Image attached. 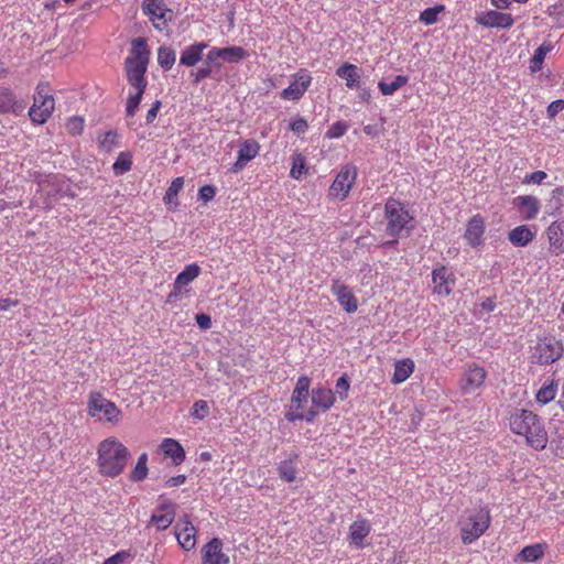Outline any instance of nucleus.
Instances as JSON below:
<instances>
[{"instance_id": "obj_10", "label": "nucleus", "mask_w": 564, "mask_h": 564, "mask_svg": "<svg viewBox=\"0 0 564 564\" xmlns=\"http://www.w3.org/2000/svg\"><path fill=\"white\" fill-rule=\"evenodd\" d=\"M142 12L160 31L165 30L173 18V11L166 7L164 0H143Z\"/></svg>"}, {"instance_id": "obj_52", "label": "nucleus", "mask_w": 564, "mask_h": 564, "mask_svg": "<svg viewBox=\"0 0 564 564\" xmlns=\"http://www.w3.org/2000/svg\"><path fill=\"white\" fill-rule=\"evenodd\" d=\"M221 55L219 52V47H212L207 55H206V62L205 64L207 66H214L216 68H219L221 66Z\"/></svg>"}, {"instance_id": "obj_17", "label": "nucleus", "mask_w": 564, "mask_h": 564, "mask_svg": "<svg viewBox=\"0 0 564 564\" xmlns=\"http://www.w3.org/2000/svg\"><path fill=\"white\" fill-rule=\"evenodd\" d=\"M223 541L213 538L202 547V564H228L229 556L223 551Z\"/></svg>"}, {"instance_id": "obj_23", "label": "nucleus", "mask_w": 564, "mask_h": 564, "mask_svg": "<svg viewBox=\"0 0 564 564\" xmlns=\"http://www.w3.org/2000/svg\"><path fill=\"white\" fill-rule=\"evenodd\" d=\"M312 400V409L313 411L326 412L328 411L336 402V397L333 390L318 387L314 388L311 393Z\"/></svg>"}, {"instance_id": "obj_41", "label": "nucleus", "mask_w": 564, "mask_h": 564, "mask_svg": "<svg viewBox=\"0 0 564 564\" xmlns=\"http://www.w3.org/2000/svg\"><path fill=\"white\" fill-rule=\"evenodd\" d=\"M175 52L169 46H161L158 50V63L159 65L165 69L169 70L172 68V66L175 63Z\"/></svg>"}, {"instance_id": "obj_33", "label": "nucleus", "mask_w": 564, "mask_h": 564, "mask_svg": "<svg viewBox=\"0 0 564 564\" xmlns=\"http://www.w3.org/2000/svg\"><path fill=\"white\" fill-rule=\"evenodd\" d=\"M547 549L546 543H535L524 546L518 554V560L521 562H538L540 561Z\"/></svg>"}, {"instance_id": "obj_44", "label": "nucleus", "mask_w": 564, "mask_h": 564, "mask_svg": "<svg viewBox=\"0 0 564 564\" xmlns=\"http://www.w3.org/2000/svg\"><path fill=\"white\" fill-rule=\"evenodd\" d=\"M549 206L553 214L561 213L564 207V186H558L552 191Z\"/></svg>"}, {"instance_id": "obj_8", "label": "nucleus", "mask_w": 564, "mask_h": 564, "mask_svg": "<svg viewBox=\"0 0 564 564\" xmlns=\"http://www.w3.org/2000/svg\"><path fill=\"white\" fill-rule=\"evenodd\" d=\"M564 352V346L561 339L555 336L546 335L538 338L535 345L531 348V362L540 366H547L557 361Z\"/></svg>"}, {"instance_id": "obj_63", "label": "nucleus", "mask_w": 564, "mask_h": 564, "mask_svg": "<svg viewBox=\"0 0 564 564\" xmlns=\"http://www.w3.org/2000/svg\"><path fill=\"white\" fill-rule=\"evenodd\" d=\"M491 4L497 9H506L510 4V0H491Z\"/></svg>"}, {"instance_id": "obj_28", "label": "nucleus", "mask_w": 564, "mask_h": 564, "mask_svg": "<svg viewBox=\"0 0 564 564\" xmlns=\"http://www.w3.org/2000/svg\"><path fill=\"white\" fill-rule=\"evenodd\" d=\"M535 230L527 225H520L508 232V239L514 247H527L535 238Z\"/></svg>"}, {"instance_id": "obj_9", "label": "nucleus", "mask_w": 564, "mask_h": 564, "mask_svg": "<svg viewBox=\"0 0 564 564\" xmlns=\"http://www.w3.org/2000/svg\"><path fill=\"white\" fill-rule=\"evenodd\" d=\"M358 176L357 167L347 163L341 165L327 191L329 202H344L352 189Z\"/></svg>"}, {"instance_id": "obj_40", "label": "nucleus", "mask_w": 564, "mask_h": 564, "mask_svg": "<svg viewBox=\"0 0 564 564\" xmlns=\"http://www.w3.org/2000/svg\"><path fill=\"white\" fill-rule=\"evenodd\" d=\"M148 469V454L142 453L137 460V464L130 473V479L133 481H142L147 478Z\"/></svg>"}, {"instance_id": "obj_50", "label": "nucleus", "mask_w": 564, "mask_h": 564, "mask_svg": "<svg viewBox=\"0 0 564 564\" xmlns=\"http://www.w3.org/2000/svg\"><path fill=\"white\" fill-rule=\"evenodd\" d=\"M336 392L335 394H338L339 399L343 401L348 398V392L350 389V383L346 375L341 376L336 381Z\"/></svg>"}, {"instance_id": "obj_38", "label": "nucleus", "mask_w": 564, "mask_h": 564, "mask_svg": "<svg viewBox=\"0 0 564 564\" xmlns=\"http://www.w3.org/2000/svg\"><path fill=\"white\" fill-rule=\"evenodd\" d=\"M553 50V45L551 43H542L535 51L530 62V68L533 73L540 70L542 68V64L544 58L549 52Z\"/></svg>"}, {"instance_id": "obj_27", "label": "nucleus", "mask_w": 564, "mask_h": 564, "mask_svg": "<svg viewBox=\"0 0 564 564\" xmlns=\"http://www.w3.org/2000/svg\"><path fill=\"white\" fill-rule=\"evenodd\" d=\"M24 109V105L17 100V96L13 90L6 86H0V115L9 112H21Z\"/></svg>"}, {"instance_id": "obj_36", "label": "nucleus", "mask_w": 564, "mask_h": 564, "mask_svg": "<svg viewBox=\"0 0 564 564\" xmlns=\"http://www.w3.org/2000/svg\"><path fill=\"white\" fill-rule=\"evenodd\" d=\"M221 61L226 63H239L249 56L248 52L241 46L219 47Z\"/></svg>"}, {"instance_id": "obj_59", "label": "nucleus", "mask_w": 564, "mask_h": 564, "mask_svg": "<svg viewBox=\"0 0 564 564\" xmlns=\"http://www.w3.org/2000/svg\"><path fill=\"white\" fill-rule=\"evenodd\" d=\"M129 556V553L126 551H120L108 557L102 564H120L123 562L126 557Z\"/></svg>"}, {"instance_id": "obj_39", "label": "nucleus", "mask_w": 564, "mask_h": 564, "mask_svg": "<svg viewBox=\"0 0 564 564\" xmlns=\"http://www.w3.org/2000/svg\"><path fill=\"white\" fill-rule=\"evenodd\" d=\"M557 393V384L554 380L544 383L536 392L535 399L541 404H547L551 402Z\"/></svg>"}, {"instance_id": "obj_46", "label": "nucleus", "mask_w": 564, "mask_h": 564, "mask_svg": "<svg viewBox=\"0 0 564 564\" xmlns=\"http://www.w3.org/2000/svg\"><path fill=\"white\" fill-rule=\"evenodd\" d=\"M117 141L118 133L115 131H107L99 138L98 143L102 151L110 152L117 145Z\"/></svg>"}, {"instance_id": "obj_24", "label": "nucleus", "mask_w": 564, "mask_h": 564, "mask_svg": "<svg viewBox=\"0 0 564 564\" xmlns=\"http://www.w3.org/2000/svg\"><path fill=\"white\" fill-rule=\"evenodd\" d=\"M310 387L311 379L307 376H301L297 379L291 395L292 408H294L296 411H302L305 409L310 397Z\"/></svg>"}, {"instance_id": "obj_37", "label": "nucleus", "mask_w": 564, "mask_h": 564, "mask_svg": "<svg viewBox=\"0 0 564 564\" xmlns=\"http://www.w3.org/2000/svg\"><path fill=\"white\" fill-rule=\"evenodd\" d=\"M409 82V77L404 75H398L391 83H386L383 80L378 83V88L380 93L384 96H391L401 87L405 86Z\"/></svg>"}, {"instance_id": "obj_11", "label": "nucleus", "mask_w": 564, "mask_h": 564, "mask_svg": "<svg viewBox=\"0 0 564 564\" xmlns=\"http://www.w3.org/2000/svg\"><path fill=\"white\" fill-rule=\"evenodd\" d=\"M175 516V503L163 496H160L158 506L153 510L148 525L154 527L156 531H164L173 523Z\"/></svg>"}, {"instance_id": "obj_4", "label": "nucleus", "mask_w": 564, "mask_h": 564, "mask_svg": "<svg viewBox=\"0 0 564 564\" xmlns=\"http://www.w3.org/2000/svg\"><path fill=\"white\" fill-rule=\"evenodd\" d=\"M86 411L96 422L111 426H117L123 416L119 406L99 391L89 392Z\"/></svg>"}, {"instance_id": "obj_43", "label": "nucleus", "mask_w": 564, "mask_h": 564, "mask_svg": "<svg viewBox=\"0 0 564 564\" xmlns=\"http://www.w3.org/2000/svg\"><path fill=\"white\" fill-rule=\"evenodd\" d=\"M445 10L443 4H436L432 8H427L420 14V21L425 25H431L437 22L438 14Z\"/></svg>"}, {"instance_id": "obj_15", "label": "nucleus", "mask_w": 564, "mask_h": 564, "mask_svg": "<svg viewBox=\"0 0 564 564\" xmlns=\"http://www.w3.org/2000/svg\"><path fill=\"white\" fill-rule=\"evenodd\" d=\"M292 78L293 80L290 83V85L280 94V97L283 100H300L312 83V76L307 70H300L294 74Z\"/></svg>"}, {"instance_id": "obj_57", "label": "nucleus", "mask_w": 564, "mask_h": 564, "mask_svg": "<svg viewBox=\"0 0 564 564\" xmlns=\"http://www.w3.org/2000/svg\"><path fill=\"white\" fill-rule=\"evenodd\" d=\"M213 74V67L212 66H207L205 64L204 67H200L199 69H197V72L194 74V82L196 84L200 83L202 80L210 77Z\"/></svg>"}, {"instance_id": "obj_16", "label": "nucleus", "mask_w": 564, "mask_h": 564, "mask_svg": "<svg viewBox=\"0 0 564 564\" xmlns=\"http://www.w3.org/2000/svg\"><path fill=\"white\" fill-rule=\"evenodd\" d=\"M260 148V143L254 139L243 140L239 144L237 160L232 164L231 171L234 173L241 172L250 161H252L259 155Z\"/></svg>"}, {"instance_id": "obj_55", "label": "nucleus", "mask_w": 564, "mask_h": 564, "mask_svg": "<svg viewBox=\"0 0 564 564\" xmlns=\"http://www.w3.org/2000/svg\"><path fill=\"white\" fill-rule=\"evenodd\" d=\"M216 196V188L213 185H204L198 189V198L204 203H208Z\"/></svg>"}, {"instance_id": "obj_18", "label": "nucleus", "mask_w": 564, "mask_h": 564, "mask_svg": "<svg viewBox=\"0 0 564 564\" xmlns=\"http://www.w3.org/2000/svg\"><path fill=\"white\" fill-rule=\"evenodd\" d=\"M330 291L336 296L339 305L347 313H355L358 310V300L349 288L339 280H333Z\"/></svg>"}, {"instance_id": "obj_31", "label": "nucleus", "mask_w": 564, "mask_h": 564, "mask_svg": "<svg viewBox=\"0 0 564 564\" xmlns=\"http://www.w3.org/2000/svg\"><path fill=\"white\" fill-rule=\"evenodd\" d=\"M336 75L346 80L347 88H358L360 85L359 68L354 64L344 63L337 68Z\"/></svg>"}, {"instance_id": "obj_49", "label": "nucleus", "mask_w": 564, "mask_h": 564, "mask_svg": "<svg viewBox=\"0 0 564 564\" xmlns=\"http://www.w3.org/2000/svg\"><path fill=\"white\" fill-rule=\"evenodd\" d=\"M209 414V406L205 400L196 401L191 410V415L195 419L203 420Z\"/></svg>"}, {"instance_id": "obj_21", "label": "nucleus", "mask_w": 564, "mask_h": 564, "mask_svg": "<svg viewBox=\"0 0 564 564\" xmlns=\"http://www.w3.org/2000/svg\"><path fill=\"white\" fill-rule=\"evenodd\" d=\"M478 24L486 28L509 29L513 25L514 19L509 13L490 10L476 18Z\"/></svg>"}, {"instance_id": "obj_54", "label": "nucleus", "mask_w": 564, "mask_h": 564, "mask_svg": "<svg viewBox=\"0 0 564 564\" xmlns=\"http://www.w3.org/2000/svg\"><path fill=\"white\" fill-rule=\"evenodd\" d=\"M308 129V123L303 117H299L290 123V130L297 135L305 133Z\"/></svg>"}, {"instance_id": "obj_30", "label": "nucleus", "mask_w": 564, "mask_h": 564, "mask_svg": "<svg viewBox=\"0 0 564 564\" xmlns=\"http://www.w3.org/2000/svg\"><path fill=\"white\" fill-rule=\"evenodd\" d=\"M415 364L411 358H404L395 361L391 378L393 384H400L406 381L414 372Z\"/></svg>"}, {"instance_id": "obj_56", "label": "nucleus", "mask_w": 564, "mask_h": 564, "mask_svg": "<svg viewBox=\"0 0 564 564\" xmlns=\"http://www.w3.org/2000/svg\"><path fill=\"white\" fill-rule=\"evenodd\" d=\"M564 110V100L557 99L552 101L547 107V116L550 119L555 118L561 111Z\"/></svg>"}, {"instance_id": "obj_14", "label": "nucleus", "mask_w": 564, "mask_h": 564, "mask_svg": "<svg viewBox=\"0 0 564 564\" xmlns=\"http://www.w3.org/2000/svg\"><path fill=\"white\" fill-rule=\"evenodd\" d=\"M456 284L454 272L446 265L440 264L432 271L433 293L441 296H448Z\"/></svg>"}, {"instance_id": "obj_7", "label": "nucleus", "mask_w": 564, "mask_h": 564, "mask_svg": "<svg viewBox=\"0 0 564 564\" xmlns=\"http://www.w3.org/2000/svg\"><path fill=\"white\" fill-rule=\"evenodd\" d=\"M55 109V99L52 94V87L47 82H40L33 96V105L29 110L32 122L36 124L45 123Z\"/></svg>"}, {"instance_id": "obj_32", "label": "nucleus", "mask_w": 564, "mask_h": 564, "mask_svg": "<svg viewBox=\"0 0 564 564\" xmlns=\"http://www.w3.org/2000/svg\"><path fill=\"white\" fill-rule=\"evenodd\" d=\"M297 459L299 455L293 454L289 458L281 460L278 465L279 477L285 482H293L297 476Z\"/></svg>"}, {"instance_id": "obj_45", "label": "nucleus", "mask_w": 564, "mask_h": 564, "mask_svg": "<svg viewBox=\"0 0 564 564\" xmlns=\"http://www.w3.org/2000/svg\"><path fill=\"white\" fill-rule=\"evenodd\" d=\"M183 186H184L183 177L174 178L164 195V198H163L164 203L171 204L174 199H176L178 196V193L182 191Z\"/></svg>"}, {"instance_id": "obj_2", "label": "nucleus", "mask_w": 564, "mask_h": 564, "mask_svg": "<svg viewBox=\"0 0 564 564\" xmlns=\"http://www.w3.org/2000/svg\"><path fill=\"white\" fill-rule=\"evenodd\" d=\"M512 433L523 436L528 445L542 451L547 444V433L542 419L534 412L525 409L514 410L509 417Z\"/></svg>"}, {"instance_id": "obj_62", "label": "nucleus", "mask_w": 564, "mask_h": 564, "mask_svg": "<svg viewBox=\"0 0 564 564\" xmlns=\"http://www.w3.org/2000/svg\"><path fill=\"white\" fill-rule=\"evenodd\" d=\"M18 305H19V301L18 300L1 299L0 300V312L1 311H7L10 307H14V306H18Z\"/></svg>"}, {"instance_id": "obj_20", "label": "nucleus", "mask_w": 564, "mask_h": 564, "mask_svg": "<svg viewBox=\"0 0 564 564\" xmlns=\"http://www.w3.org/2000/svg\"><path fill=\"white\" fill-rule=\"evenodd\" d=\"M549 242V251L558 256L564 253V223L562 220L552 221L545 229Z\"/></svg>"}, {"instance_id": "obj_47", "label": "nucleus", "mask_w": 564, "mask_h": 564, "mask_svg": "<svg viewBox=\"0 0 564 564\" xmlns=\"http://www.w3.org/2000/svg\"><path fill=\"white\" fill-rule=\"evenodd\" d=\"M85 120L82 117H70L66 122V131L72 135H80L84 131Z\"/></svg>"}, {"instance_id": "obj_12", "label": "nucleus", "mask_w": 564, "mask_h": 564, "mask_svg": "<svg viewBox=\"0 0 564 564\" xmlns=\"http://www.w3.org/2000/svg\"><path fill=\"white\" fill-rule=\"evenodd\" d=\"M487 378V371L476 362H469L465 366L464 372L459 379L458 386L463 394H470L484 386Z\"/></svg>"}, {"instance_id": "obj_3", "label": "nucleus", "mask_w": 564, "mask_h": 564, "mask_svg": "<svg viewBox=\"0 0 564 564\" xmlns=\"http://www.w3.org/2000/svg\"><path fill=\"white\" fill-rule=\"evenodd\" d=\"M129 449L116 437L101 441L97 448L98 470L102 476L115 478L126 468Z\"/></svg>"}, {"instance_id": "obj_34", "label": "nucleus", "mask_w": 564, "mask_h": 564, "mask_svg": "<svg viewBox=\"0 0 564 564\" xmlns=\"http://www.w3.org/2000/svg\"><path fill=\"white\" fill-rule=\"evenodd\" d=\"M200 274V267L197 263L188 264L180 272L174 281V289L181 290L191 284Z\"/></svg>"}, {"instance_id": "obj_42", "label": "nucleus", "mask_w": 564, "mask_h": 564, "mask_svg": "<svg viewBox=\"0 0 564 564\" xmlns=\"http://www.w3.org/2000/svg\"><path fill=\"white\" fill-rule=\"evenodd\" d=\"M132 167V156L129 152H121L112 165L116 175H122Z\"/></svg>"}, {"instance_id": "obj_1", "label": "nucleus", "mask_w": 564, "mask_h": 564, "mask_svg": "<svg viewBox=\"0 0 564 564\" xmlns=\"http://www.w3.org/2000/svg\"><path fill=\"white\" fill-rule=\"evenodd\" d=\"M149 57L150 51L147 41L142 37L133 40L130 54L124 61L127 80L134 89V93H130L127 99L126 113L128 117H133L137 113L145 91Z\"/></svg>"}, {"instance_id": "obj_60", "label": "nucleus", "mask_w": 564, "mask_h": 564, "mask_svg": "<svg viewBox=\"0 0 564 564\" xmlns=\"http://www.w3.org/2000/svg\"><path fill=\"white\" fill-rule=\"evenodd\" d=\"M196 323L202 329H208L212 326V318L207 314H197L196 315Z\"/></svg>"}, {"instance_id": "obj_26", "label": "nucleus", "mask_w": 564, "mask_h": 564, "mask_svg": "<svg viewBox=\"0 0 564 564\" xmlns=\"http://www.w3.org/2000/svg\"><path fill=\"white\" fill-rule=\"evenodd\" d=\"M159 449L165 457L171 458L173 465L175 466L181 465L185 460V451L181 443L174 438H163L159 446Z\"/></svg>"}, {"instance_id": "obj_6", "label": "nucleus", "mask_w": 564, "mask_h": 564, "mask_svg": "<svg viewBox=\"0 0 564 564\" xmlns=\"http://www.w3.org/2000/svg\"><path fill=\"white\" fill-rule=\"evenodd\" d=\"M491 523L490 511L486 507H479L469 511L462 522L460 538L464 544H471L488 530Z\"/></svg>"}, {"instance_id": "obj_29", "label": "nucleus", "mask_w": 564, "mask_h": 564, "mask_svg": "<svg viewBox=\"0 0 564 564\" xmlns=\"http://www.w3.org/2000/svg\"><path fill=\"white\" fill-rule=\"evenodd\" d=\"M207 47L208 45L205 42L187 46L181 53L180 64L188 67L195 66L202 59L203 52Z\"/></svg>"}, {"instance_id": "obj_25", "label": "nucleus", "mask_w": 564, "mask_h": 564, "mask_svg": "<svg viewBox=\"0 0 564 564\" xmlns=\"http://www.w3.org/2000/svg\"><path fill=\"white\" fill-rule=\"evenodd\" d=\"M485 234V220L479 214L474 215L467 223L466 231L464 234L465 240L471 247H478L482 243V236Z\"/></svg>"}, {"instance_id": "obj_61", "label": "nucleus", "mask_w": 564, "mask_h": 564, "mask_svg": "<svg viewBox=\"0 0 564 564\" xmlns=\"http://www.w3.org/2000/svg\"><path fill=\"white\" fill-rule=\"evenodd\" d=\"M185 481H186V476L185 475H177V476L170 477L165 481V486L170 487V488L178 487V486L185 484Z\"/></svg>"}, {"instance_id": "obj_19", "label": "nucleus", "mask_w": 564, "mask_h": 564, "mask_svg": "<svg viewBox=\"0 0 564 564\" xmlns=\"http://www.w3.org/2000/svg\"><path fill=\"white\" fill-rule=\"evenodd\" d=\"M513 206L523 220L535 219L541 209L540 200L533 195H519L513 199Z\"/></svg>"}, {"instance_id": "obj_48", "label": "nucleus", "mask_w": 564, "mask_h": 564, "mask_svg": "<svg viewBox=\"0 0 564 564\" xmlns=\"http://www.w3.org/2000/svg\"><path fill=\"white\" fill-rule=\"evenodd\" d=\"M348 130V124L345 121H336L334 122L326 132V138L328 139H338L343 137Z\"/></svg>"}, {"instance_id": "obj_35", "label": "nucleus", "mask_w": 564, "mask_h": 564, "mask_svg": "<svg viewBox=\"0 0 564 564\" xmlns=\"http://www.w3.org/2000/svg\"><path fill=\"white\" fill-rule=\"evenodd\" d=\"M291 161L290 176L296 181H301L308 173L306 156L301 152H294L291 155Z\"/></svg>"}, {"instance_id": "obj_58", "label": "nucleus", "mask_w": 564, "mask_h": 564, "mask_svg": "<svg viewBox=\"0 0 564 564\" xmlns=\"http://www.w3.org/2000/svg\"><path fill=\"white\" fill-rule=\"evenodd\" d=\"M161 108V101L156 100L154 104H152L151 108L149 109L147 116H145V122L147 124H151L160 111Z\"/></svg>"}, {"instance_id": "obj_51", "label": "nucleus", "mask_w": 564, "mask_h": 564, "mask_svg": "<svg viewBox=\"0 0 564 564\" xmlns=\"http://www.w3.org/2000/svg\"><path fill=\"white\" fill-rule=\"evenodd\" d=\"M317 415V411L308 410L306 414L303 412L289 411L285 414V419L289 422H294L297 420H306L307 422H312Z\"/></svg>"}, {"instance_id": "obj_13", "label": "nucleus", "mask_w": 564, "mask_h": 564, "mask_svg": "<svg viewBox=\"0 0 564 564\" xmlns=\"http://www.w3.org/2000/svg\"><path fill=\"white\" fill-rule=\"evenodd\" d=\"M174 535L182 550L189 552L197 544V529L187 514L181 517L174 525Z\"/></svg>"}, {"instance_id": "obj_53", "label": "nucleus", "mask_w": 564, "mask_h": 564, "mask_svg": "<svg viewBox=\"0 0 564 564\" xmlns=\"http://www.w3.org/2000/svg\"><path fill=\"white\" fill-rule=\"evenodd\" d=\"M547 177V174L544 171H535L532 173L527 174L523 180L522 184L529 185V184H542L543 181Z\"/></svg>"}, {"instance_id": "obj_22", "label": "nucleus", "mask_w": 564, "mask_h": 564, "mask_svg": "<svg viewBox=\"0 0 564 564\" xmlns=\"http://www.w3.org/2000/svg\"><path fill=\"white\" fill-rule=\"evenodd\" d=\"M371 532V524L367 519L358 518L349 525L348 541L349 544L357 547H365V539Z\"/></svg>"}, {"instance_id": "obj_5", "label": "nucleus", "mask_w": 564, "mask_h": 564, "mask_svg": "<svg viewBox=\"0 0 564 564\" xmlns=\"http://www.w3.org/2000/svg\"><path fill=\"white\" fill-rule=\"evenodd\" d=\"M384 217L387 220L386 232L394 238L392 241L397 243V238L401 236L404 229H410L409 225L413 217L405 208L404 204L395 198H388L384 204Z\"/></svg>"}, {"instance_id": "obj_64", "label": "nucleus", "mask_w": 564, "mask_h": 564, "mask_svg": "<svg viewBox=\"0 0 564 564\" xmlns=\"http://www.w3.org/2000/svg\"><path fill=\"white\" fill-rule=\"evenodd\" d=\"M364 132H365L366 134H368V135H372V137L377 135L376 128H375L373 126H371V124H367V126H365V128H364Z\"/></svg>"}]
</instances>
